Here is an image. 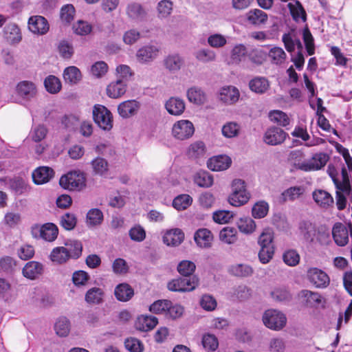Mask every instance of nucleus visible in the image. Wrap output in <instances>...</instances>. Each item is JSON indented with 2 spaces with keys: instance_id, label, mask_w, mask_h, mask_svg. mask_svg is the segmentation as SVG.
I'll return each mask as SVG.
<instances>
[{
  "instance_id": "f257e3e1",
  "label": "nucleus",
  "mask_w": 352,
  "mask_h": 352,
  "mask_svg": "<svg viewBox=\"0 0 352 352\" xmlns=\"http://www.w3.org/2000/svg\"><path fill=\"white\" fill-rule=\"evenodd\" d=\"M82 245L78 241H68L65 246H58L52 249L50 254V260L56 264H64L70 258L76 259L82 254Z\"/></svg>"
},
{
  "instance_id": "f03ea898",
  "label": "nucleus",
  "mask_w": 352,
  "mask_h": 352,
  "mask_svg": "<svg viewBox=\"0 0 352 352\" xmlns=\"http://www.w3.org/2000/svg\"><path fill=\"white\" fill-rule=\"evenodd\" d=\"M250 195L246 190L245 183L240 179H235L232 183V193L228 197L229 203L235 207L245 204L250 199Z\"/></svg>"
},
{
  "instance_id": "7ed1b4c3",
  "label": "nucleus",
  "mask_w": 352,
  "mask_h": 352,
  "mask_svg": "<svg viewBox=\"0 0 352 352\" xmlns=\"http://www.w3.org/2000/svg\"><path fill=\"white\" fill-rule=\"evenodd\" d=\"M329 160L328 154L322 152L317 153L307 161L295 162L294 166L296 168L305 172L318 170L325 166Z\"/></svg>"
},
{
  "instance_id": "20e7f679",
  "label": "nucleus",
  "mask_w": 352,
  "mask_h": 352,
  "mask_svg": "<svg viewBox=\"0 0 352 352\" xmlns=\"http://www.w3.org/2000/svg\"><path fill=\"white\" fill-rule=\"evenodd\" d=\"M31 234L34 239H41L48 242H52L58 236V229L52 223H46L43 225L34 224L31 227Z\"/></svg>"
},
{
  "instance_id": "39448f33",
  "label": "nucleus",
  "mask_w": 352,
  "mask_h": 352,
  "mask_svg": "<svg viewBox=\"0 0 352 352\" xmlns=\"http://www.w3.org/2000/svg\"><path fill=\"white\" fill-rule=\"evenodd\" d=\"M59 184L64 189L79 191L85 186V177L80 172L71 171L60 177Z\"/></svg>"
},
{
  "instance_id": "423d86ee",
  "label": "nucleus",
  "mask_w": 352,
  "mask_h": 352,
  "mask_svg": "<svg viewBox=\"0 0 352 352\" xmlns=\"http://www.w3.org/2000/svg\"><path fill=\"white\" fill-rule=\"evenodd\" d=\"M263 322L267 328L274 331H280L286 325L287 318L280 311L269 309L263 314Z\"/></svg>"
},
{
  "instance_id": "0eeeda50",
  "label": "nucleus",
  "mask_w": 352,
  "mask_h": 352,
  "mask_svg": "<svg viewBox=\"0 0 352 352\" xmlns=\"http://www.w3.org/2000/svg\"><path fill=\"white\" fill-rule=\"evenodd\" d=\"M93 118L98 126L104 131H109L113 127V116L104 106L96 104L93 109Z\"/></svg>"
},
{
  "instance_id": "6e6552de",
  "label": "nucleus",
  "mask_w": 352,
  "mask_h": 352,
  "mask_svg": "<svg viewBox=\"0 0 352 352\" xmlns=\"http://www.w3.org/2000/svg\"><path fill=\"white\" fill-rule=\"evenodd\" d=\"M199 279L197 276L178 278L168 283V288L173 292H185L194 290L198 285Z\"/></svg>"
},
{
  "instance_id": "1a4fd4ad",
  "label": "nucleus",
  "mask_w": 352,
  "mask_h": 352,
  "mask_svg": "<svg viewBox=\"0 0 352 352\" xmlns=\"http://www.w3.org/2000/svg\"><path fill=\"white\" fill-rule=\"evenodd\" d=\"M194 133V125L188 120L177 121L172 127V135L178 140H188L192 136Z\"/></svg>"
},
{
  "instance_id": "9d476101",
  "label": "nucleus",
  "mask_w": 352,
  "mask_h": 352,
  "mask_svg": "<svg viewBox=\"0 0 352 352\" xmlns=\"http://www.w3.org/2000/svg\"><path fill=\"white\" fill-rule=\"evenodd\" d=\"M307 278L315 287L318 289L327 288L330 283L328 274L318 267H310L307 272Z\"/></svg>"
},
{
  "instance_id": "9b49d317",
  "label": "nucleus",
  "mask_w": 352,
  "mask_h": 352,
  "mask_svg": "<svg viewBox=\"0 0 352 352\" xmlns=\"http://www.w3.org/2000/svg\"><path fill=\"white\" fill-rule=\"evenodd\" d=\"M160 48L155 45H146L140 48L136 53V58L139 63H146L153 61L158 56Z\"/></svg>"
},
{
  "instance_id": "f8f14e48",
  "label": "nucleus",
  "mask_w": 352,
  "mask_h": 352,
  "mask_svg": "<svg viewBox=\"0 0 352 352\" xmlns=\"http://www.w3.org/2000/svg\"><path fill=\"white\" fill-rule=\"evenodd\" d=\"M240 97L239 89L234 86L228 85L221 87L219 91V99L226 104L231 105L236 103Z\"/></svg>"
},
{
  "instance_id": "ddd939ff",
  "label": "nucleus",
  "mask_w": 352,
  "mask_h": 352,
  "mask_svg": "<svg viewBox=\"0 0 352 352\" xmlns=\"http://www.w3.org/2000/svg\"><path fill=\"white\" fill-rule=\"evenodd\" d=\"M16 94L25 100L34 98L37 94L36 85L30 80H22L16 86Z\"/></svg>"
},
{
  "instance_id": "4468645a",
  "label": "nucleus",
  "mask_w": 352,
  "mask_h": 352,
  "mask_svg": "<svg viewBox=\"0 0 352 352\" xmlns=\"http://www.w3.org/2000/svg\"><path fill=\"white\" fill-rule=\"evenodd\" d=\"M245 21L251 25L261 27L267 22L268 15L260 9H252L245 14Z\"/></svg>"
},
{
  "instance_id": "2eb2a0df",
  "label": "nucleus",
  "mask_w": 352,
  "mask_h": 352,
  "mask_svg": "<svg viewBox=\"0 0 352 352\" xmlns=\"http://www.w3.org/2000/svg\"><path fill=\"white\" fill-rule=\"evenodd\" d=\"M286 133L278 127L268 129L264 135V142L270 145H278L282 144L286 138Z\"/></svg>"
},
{
  "instance_id": "dca6fc26",
  "label": "nucleus",
  "mask_w": 352,
  "mask_h": 352,
  "mask_svg": "<svg viewBox=\"0 0 352 352\" xmlns=\"http://www.w3.org/2000/svg\"><path fill=\"white\" fill-rule=\"evenodd\" d=\"M28 28L33 33L42 35L49 30V24L43 16H33L29 19Z\"/></svg>"
},
{
  "instance_id": "f3484780",
  "label": "nucleus",
  "mask_w": 352,
  "mask_h": 352,
  "mask_svg": "<svg viewBox=\"0 0 352 352\" xmlns=\"http://www.w3.org/2000/svg\"><path fill=\"white\" fill-rule=\"evenodd\" d=\"M140 104L135 100H129L121 102L118 107V112L123 118H128L135 115Z\"/></svg>"
},
{
  "instance_id": "a211bd4d",
  "label": "nucleus",
  "mask_w": 352,
  "mask_h": 352,
  "mask_svg": "<svg viewBox=\"0 0 352 352\" xmlns=\"http://www.w3.org/2000/svg\"><path fill=\"white\" fill-rule=\"evenodd\" d=\"M232 163L227 155H219L211 157L207 162L208 167L213 171H221L228 168Z\"/></svg>"
},
{
  "instance_id": "6ab92c4d",
  "label": "nucleus",
  "mask_w": 352,
  "mask_h": 352,
  "mask_svg": "<svg viewBox=\"0 0 352 352\" xmlns=\"http://www.w3.org/2000/svg\"><path fill=\"white\" fill-rule=\"evenodd\" d=\"M332 234L336 243L339 246H344L349 241V230L346 226L341 223L334 225Z\"/></svg>"
},
{
  "instance_id": "aec40b11",
  "label": "nucleus",
  "mask_w": 352,
  "mask_h": 352,
  "mask_svg": "<svg viewBox=\"0 0 352 352\" xmlns=\"http://www.w3.org/2000/svg\"><path fill=\"white\" fill-rule=\"evenodd\" d=\"M54 175V170L47 166L37 168L32 173V179L36 184H43L48 182Z\"/></svg>"
},
{
  "instance_id": "412c9836",
  "label": "nucleus",
  "mask_w": 352,
  "mask_h": 352,
  "mask_svg": "<svg viewBox=\"0 0 352 352\" xmlns=\"http://www.w3.org/2000/svg\"><path fill=\"white\" fill-rule=\"evenodd\" d=\"M43 272V265L37 261H29L23 267V275L29 279L34 280L42 274Z\"/></svg>"
},
{
  "instance_id": "4be33fe9",
  "label": "nucleus",
  "mask_w": 352,
  "mask_h": 352,
  "mask_svg": "<svg viewBox=\"0 0 352 352\" xmlns=\"http://www.w3.org/2000/svg\"><path fill=\"white\" fill-rule=\"evenodd\" d=\"M126 13L131 20L135 21H142L146 15V12L142 6L136 2H132L127 5Z\"/></svg>"
},
{
  "instance_id": "5701e85b",
  "label": "nucleus",
  "mask_w": 352,
  "mask_h": 352,
  "mask_svg": "<svg viewBox=\"0 0 352 352\" xmlns=\"http://www.w3.org/2000/svg\"><path fill=\"white\" fill-rule=\"evenodd\" d=\"M188 100L195 104L201 105L207 102V95L201 87H190L186 92Z\"/></svg>"
},
{
  "instance_id": "b1692460",
  "label": "nucleus",
  "mask_w": 352,
  "mask_h": 352,
  "mask_svg": "<svg viewBox=\"0 0 352 352\" xmlns=\"http://www.w3.org/2000/svg\"><path fill=\"white\" fill-rule=\"evenodd\" d=\"M157 318L155 316L142 315L137 318L135 326L141 331H149L157 324Z\"/></svg>"
},
{
  "instance_id": "393cba45",
  "label": "nucleus",
  "mask_w": 352,
  "mask_h": 352,
  "mask_svg": "<svg viewBox=\"0 0 352 352\" xmlns=\"http://www.w3.org/2000/svg\"><path fill=\"white\" fill-rule=\"evenodd\" d=\"M165 108L170 114L180 116L184 111L186 105L182 99L177 97H171L166 101Z\"/></svg>"
},
{
  "instance_id": "a878e982",
  "label": "nucleus",
  "mask_w": 352,
  "mask_h": 352,
  "mask_svg": "<svg viewBox=\"0 0 352 352\" xmlns=\"http://www.w3.org/2000/svg\"><path fill=\"white\" fill-rule=\"evenodd\" d=\"M194 239L199 247L206 248L210 247L213 236L209 230L201 228L195 233Z\"/></svg>"
},
{
  "instance_id": "bb28decb",
  "label": "nucleus",
  "mask_w": 352,
  "mask_h": 352,
  "mask_svg": "<svg viewBox=\"0 0 352 352\" xmlns=\"http://www.w3.org/2000/svg\"><path fill=\"white\" fill-rule=\"evenodd\" d=\"M248 49L243 44L235 45L230 51V64L239 65L246 59Z\"/></svg>"
},
{
  "instance_id": "cd10ccee",
  "label": "nucleus",
  "mask_w": 352,
  "mask_h": 352,
  "mask_svg": "<svg viewBox=\"0 0 352 352\" xmlns=\"http://www.w3.org/2000/svg\"><path fill=\"white\" fill-rule=\"evenodd\" d=\"M126 91V84L121 79L111 82L107 87V94L111 98H118Z\"/></svg>"
},
{
  "instance_id": "c85d7f7f",
  "label": "nucleus",
  "mask_w": 352,
  "mask_h": 352,
  "mask_svg": "<svg viewBox=\"0 0 352 352\" xmlns=\"http://www.w3.org/2000/svg\"><path fill=\"white\" fill-rule=\"evenodd\" d=\"M184 239V234L179 228H175L167 231L164 236L163 241L167 245L177 246L181 244Z\"/></svg>"
},
{
  "instance_id": "c756f323",
  "label": "nucleus",
  "mask_w": 352,
  "mask_h": 352,
  "mask_svg": "<svg viewBox=\"0 0 352 352\" xmlns=\"http://www.w3.org/2000/svg\"><path fill=\"white\" fill-rule=\"evenodd\" d=\"M4 36L7 41L12 45L19 43L22 38L21 30L14 23L8 24L5 27Z\"/></svg>"
},
{
  "instance_id": "7c9ffc66",
  "label": "nucleus",
  "mask_w": 352,
  "mask_h": 352,
  "mask_svg": "<svg viewBox=\"0 0 352 352\" xmlns=\"http://www.w3.org/2000/svg\"><path fill=\"white\" fill-rule=\"evenodd\" d=\"M298 233L305 241L311 242L316 234V229L311 222L302 221L298 224Z\"/></svg>"
},
{
  "instance_id": "2f4dec72",
  "label": "nucleus",
  "mask_w": 352,
  "mask_h": 352,
  "mask_svg": "<svg viewBox=\"0 0 352 352\" xmlns=\"http://www.w3.org/2000/svg\"><path fill=\"white\" fill-rule=\"evenodd\" d=\"M250 90L258 94L265 93L270 88V83L265 77H255L249 82Z\"/></svg>"
},
{
  "instance_id": "473e14b6",
  "label": "nucleus",
  "mask_w": 352,
  "mask_h": 352,
  "mask_svg": "<svg viewBox=\"0 0 352 352\" xmlns=\"http://www.w3.org/2000/svg\"><path fill=\"white\" fill-rule=\"evenodd\" d=\"M300 296L303 299L305 305L309 307L318 306L322 300V297L319 293L307 289L302 290Z\"/></svg>"
},
{
  "instance_id": "72a5a7b5",
  "label": "nucleus",
  "mask_w": 352,
  "mask_h": 352,
  "mask_svg": "<svg viewBox=\"0 0 352 352\" xmlns=\"http://www.w3.org/2000/svg\"><path fill=\"white\" fill-rule=\"evenodd\" d=\"M114 294L119 301L126 302L133 297L134 292L129 285L121 283L116 286Z\"/></svg>"
},
{
  "instance_id": "f704fd0d",
  "label": "nucleus",
  "mask_w": 352,
  "mask_h": 352,
  "mask_svg": "<svg viewBox=\"0 0 352 352\" xmlns=\"http://www.w3.org/2000/svg\"><path fill=\"white\" fill-rule=\"evenodd\" d=\"M183 64V58L177 54H170L164 60V65L166 69L171 72L179 70Z\"/></svg>"
},
{
  "instance_id": "c9c22d12",
  "label": "nucleus",
  "mask_w": 352,
  "mask_h": 352,
  "mask_svg": "<svg viewBox=\"0 0 352 352\" xmlns=\"http://www.w3.org/2000/svg\"><path fill=\"white\" fill-rule=\"evenodd\" d=\"M91 166L94 175L102 177L107 175L109 171V163L105 159L97 157L91 161Z\"/></svg>"
},
{
  "instance_id": "e433bc0d",
  "label": "nucleus",
  "mask_w": 352,
  "mask_h": 352,
  "mask_svg": "<svg viewBox=\"0 0 352 352\" xmlns=\"http://www.w3.org/2000/svg\"><path fill=\"white\" fill-rule=\"evenodd\" d=\"M313 198L317 204L322 208H328L333 204L332 196L323 190H315L313 192Z\"/></svg>"
},
{
  "instance_id": "4c0bfd02",
  "label": "nucleus",
  "mask_w": 352,
  "mask_h": 352,
  "mask_svg": "<svg viewBox=\"0 0 352 352\" xmlns=\"http://www.w3.org/2000/svg\"><path fill=\"white\" fill-rule=\"evenodd\" d=\"M104 293L100 287H92L85 294V300L89 304L99 305L102 302Z\"/></svg>"
},
{
  "instance_id": "58836bf2",
  "label": "nucleus",
  "mask_w": 352,
  "mask_h": 352,
  "mask_svg": "<svg viewBox=\"0 0 352 352\" xmlns=\"http://www.w3.org/2000/svg\"><path fill=\"white\" fill-rule=\"evenodd\" d=\"M287 6L293 19L296 22H305L306 21V12L298 1H296L294 4L289 3Z\"/></svg>"
},
{
  "instance_id": "ea45409f",
  "label": "nucleus",
  "mask_w": 352,
  "mask_h": 352,
  "mask_svg": "<svg viewBox=\"0 0 352 352\" xmlns=\"http://www.w3.org/2000/svg\"><path fill=\"white\" fill-rule=\"evenodd\" d=\"M305 191L303 186H292L284 190L281 196L284 201H293L302 196Z\"/></svg>"
},
{
  "instance_id": "a19ab883",
  "label": "nucleus",
  "mask_w": 352,
  "mask_h": 352,
  "mask_svg": "<svg viewBox=\"0 0 352 352\" xmlns=\"http://www.w3.org/2000/svg\"><path fill=\"white\" fill-rule=\"evenodd\" d=\"M268 56L272 63L281 65L287 58V54L283 48L280 47H274L270 49Z\"/></svg>"
},
{
  "instance_id": "79ce46f5",
  "label": "nucleus",
  "mask_w": 352,
  "mask_h": 352,
  "mask_svg": "<svg viewBox=\"0 0 352 352\" xmlns=\"http://www.w3.org/2000/svg\"><path fill=\"white\" fill-rule=\"evenodd\" d=\"M229 272L235 276L248 277L253 274V269L247 264H234L230 267Z\"/></svg>"
},
{
  "instance_id": "37998d69",
  "label": "nucleus",
  "mask_w": 352,
  "mask_h": 352,
  "mask_svg": "<svg viewBox=\"0 0 352 352\" xmlns=\"http://www.w3.org/2000/svg\"><path fill=\"white\" fill-rule=\"evenodd\" d=\"M70 322L66 317L59 318L55 323L54 329L60 337H66L70 331Z\"/></svg>"
},
{
  "instance_id": "c03bdc74",
  "label": "nucleus",
  "mask_w": 352,
  "mask_h": 352,
  "mask_svg": "<svg viewBox=\"0 0 352 352\" xmlns=\"http://www.w3.org/2000/svg\"><path fill=\"white\" fill-rule=\"evenodd\" d=\"M195 56L197 60L204 63L214 62L217 59L216 53L208 48H203L197 50L195 53Z\"/></svg>"
},
{
  "instance_id": "a18cd8bd",
  "label": "nucleus",
  "mask_w": 352,
  "mask_h": 352,
  "mask_svg": "<svg viewBox=\"0 0 352 352\" xmlns=\"http://www.w3.org/2000/svg\"><path fill=\"white\" fill-rule=\"evenodd\" d=\"M63 78L66 82L76 84L81 79V73L75 66H70L64 70Z\"/></svg>"
},
{
  "instance_id": "49530a36",
  "label": "nucleus",
  "mask_w": 352,
  "mask_h": 352,
  "mask_svg": "<svg viewBox=\"0 0 352 352\" xmlns=\"http://www.w3.org/2000/svg\"><path fill=\"white\" fill-rule=\"evenodd\" d=\"M173 2L170 0H162L157 6V16L160 19L168 17L173 11Z\"/></svg>"
},
{
  "instance_id": "de8ad7c7",
  "label": "nucleus",
  "mask_w": 352,
  "mask_h": 352,
  "mask_svg": "<svg viewBox=\"0 0 352 352\" xmlns=\"http://www.w3.org/2000/svg\"><path fill=\"white\" fill-rule=\"evenodd\" d=\"M237 227L242 233L250 234L254 232L256 223L250 217L241 218L237 222Z\"/></svg>"
},
{
  "instance_id": "09e8293b",
  "label": "nucleus",
  "mask_w": 352,
  "mask_h": 352,
  "mask_svg": "<svg viewBox=\"0 0 352 352\" xmlns=\"http://www.w3.org/2000/svg\"><path fill=\"white\" fill-rule=\"evenodd\" d=\"M206 153L205 144L201 141H197L191 144L188 149V155L191 158L203 157Z\"/></svg>"
},
{
  "instance_id": "8fccbe9b",
  "label": "nucleus",
  "mask_w": 352,
  "mask_h": 352,
  "mask_svg": "<svg viewBox=\"0 0 352 352\" xmlns=\"http://www.w3.org/2000/svg\"><path fill=\"white\" fill-rule=\"evenodd\" d=\"M219 238L227 244H233L237 240L236 230L234 228L226 227L221 230Z\"/></svg>"
},
{
  "instance_id": "3c124183",
  "label": "nucleus",
  "mask_w": 352,
  "mask_h": 352,
  "mask_svg": "<svg viewBox=\"0 0 352 352\" xmlns=\"http://www.w3.org/2000/svg\"><path fill=\"white\" fill-rule=\"evenodd\" d=\"M241 130L240 125L235 122L226 123L221 129L222 134L227 138H232L237 136Z\"/></svg>"
},
{
  "instance_id": "603ef678",
  "label": "nucleus",
  "mask_w": 352,
  "mask_h": 352,
  "mask_svg": "<svg viewBox=\"0 0 352 352\" xmlns=\"http://www.w3.org/2000/svg\"><path fill=\"white\" fill-rule=\"evenodd\" d=\"M269 118L271 121L283 126L289 124V118L287 115L282 111L274 110L269 113Z\"/></svg>"
},
{
  "instance_id": "864d4df0",
  "label": "nucleus",
  "mask_w": 352,
  "mask_h": 352,
  "mask_svg": "<svg viewBox=\"0 0 352 352\" xmlns=\"http://www.w3.org/2000/svg\"><path fill=\"white\" fill-rule=\"evenodd\" d=\"M286 342L280 337L271 338L267 343V352H285Z\"/></svg>"
},
{
  "instance_id": "5fc2aeb1",
  "label": "nucleus",
  "mask_w": 352,
  "mask_h": 352,
  "mask_svg": "<svg viewBox=\"0 0 352 352\" xmlns=\"http://www.w3.org/2000/svg\"><path fill=\"white\" fill-rule=\"evenodd\" d=\"M103 220V214L98 208H92L87 214V223L89 226L100 225Z\"/></svg>"
},
{
  "instance_id": "6e6d98bb",
  "label": "nucleus",
  "mask_w": 352,
  "mask_h": 352,
  "mask_svg": "<svg viewBox=\"0 0 352 352\" xmlns=\"http://www.w3.org/2000/svg\"><path fill=\"white\" fill-rule=\"evenodd\" d=\"M195 182L200 187L209 188L213 184V177L206 171H199L195 176Z\"/></svg>"
},
{
  "instance_id": "4d7b16f0",
  "label": "nucleus",
  "mask_w": 352,
  "mask_h": 352,
  "mask_svg": "<svg viewBox=\"0 0 352 352\" xmlns=\"http://www.w3.org/2000/svg\"><path fill=\"white\" fill-rule=\"evenodd\" d=\"M46 90L50 94H56L61 89V82L60 80L54 76H49L44 81Z\"/></svg>"
},
{
  "instance_id": "13d9d810",
  "label": "nucleus",
  "mask_w": 352,
  "mask_h": 352,
  "mask_svg": "<svg viewBox=\"0 0 352 352\" xmlns=\"http://www.w3.org/2000/svg\"><path fill=\"white\" fill-rule=\"evenodd\" d=\"M192 197L188 195H180L176 197L173 201V206L177 210H184L191 205Z\"/></svg>"
},
{
  "instance_id": "bf43d9fd",
  "label": "nucleus",
  "mask_w": 352,
  "mask_h": 352,
  "mask_svg": "<svg viewBox=\"0 0 352 352\" xmlns=\"http://www.w3.org/2000/svg\"><path fill=\"white\" fill-rule=\"evenodd\" d=\"M196 268L195 264L190 261L184 260L177 265L178 272L185 277H192L191 275Z\"/></svg>"
},
{
  "instance_id": "052dcab7",
  "label": "nucleus",
  "mask_w": 352,
  "mask_h": 352,
  "mask_svg": "<svg viewBox=\"0 0 352 352\" xmlns=\"http://www.w3.org/2000/svg\"><path fill=\"white\" fill-rule=\"evenodd\" d=\"M269 205L264 201L256 203L252 209V214L256 219H261L265 217L268 212Z\"/></svg>"
},
{
  "instance_id": "680f3d73",
  "label": "nucleus",
  "mask_w": 352,
  "mask_h": 352,
  "mask_svg": "<svg viewBox=\"0 0 352 352\" xmlns=\"http://www.w3.org/2000/svg\"><path fill=\"white\" fill-rule=\"evenodd\" d=\"M207 42L212 48H222L227 44V39L224 35L215 33L208 37Z\"/></svg>"
},
{
  "instance_id": "e2e57ef3",
  "label": "nucleus",
  "mask_w": 352,
  "mask_h": 352,
  "mask_svg": "<svg viewBox=\"0 0 352 352\" xmlns=\"http://www.w3.org/2000/svg\"><path fill=\"white\" fill-rule=\"evenodd\" d=\"M202 345L206 350L214 351L219 346V341L214 335L206 333L203 336Z\"/></svg>"
},
{
  "instance_id": "0e129e2a",
  "label": "nucleus",
  "mask_w": 352,
  "mask_h": 352,
  "mask_svg": "<svg viewBox=\"0 0 352 352\" xmlns=\"http://www.w3.org/2000/svg\"><path fill=\"white\" fill-rule=\"evenodd\" d=\"M16 267V262L13 258L9 256H5L0 258L1 271L7 274H11L15 270Z\"/></svg>"
},
{
  "instance_id": "69168bd1",
  "label": "nucleus",
  "mask_w": 352,
  "mask_h": 352,
  "mask_svg": "<svg viewBox=\"0 0 352 352\" xmlns=\"http://www.w3.org/2000/svg\"><path fill=\"white\" fill-rule=\"evenodd\" d=\"M47 129L44 125H38L33 127L29 134L30 138L35 142H41L46 137Z\"/></svg>"
},
{
  "instance_id": "338daca9",
  "label": "nucleus",
  "mask_w": 352,
  "mask_h": 352,
  "mask_svg": "<svg viewBox=\"0 0 352 352\" xmlns=\"http://www.w3.org/2000/svg\"><path fill=\"white\" fill-rule=\"evenodd\" d=\"M75 8L72 4H67L62 7L60 16L61 21L65 24L70 23L74 18Z\"/></svg>"
},
{
  "instance_id": "774afa93",
  "label": "nucleus",
  "mask_w": 352,
  "mask_h": 352,
  "mask_svg": "<svg viewBox=\"0 0 352 352\" xmlns=\"http://www.w3.org/2000/svg\"><path fill=\"white\" fill-rule=\"evenodd\" d=\"M125 348L130 352H142L144 345L142 342L133 337L128 338L124 341Z\"/></svg>"
}]
</instances>
